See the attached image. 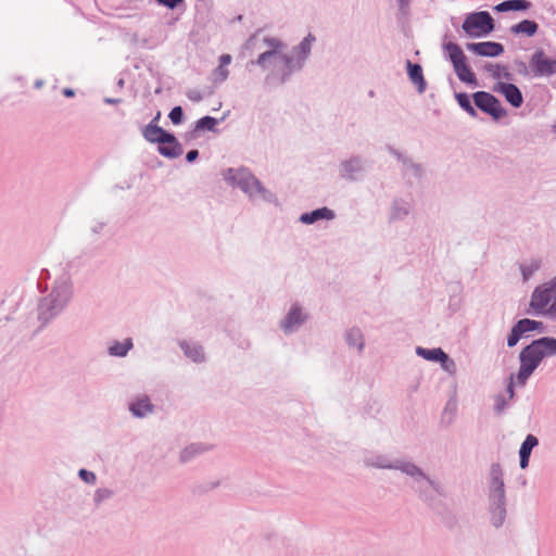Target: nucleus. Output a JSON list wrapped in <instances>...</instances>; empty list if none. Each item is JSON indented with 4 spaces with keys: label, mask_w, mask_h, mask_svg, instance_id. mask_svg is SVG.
Returning a JSON list of instances; mask_svg holds the SVG:
<instances>
[{
    "label": "nucleus",
    "mask_w": 556,
    "mask_h": 556,
    "mask_svg": "<svg viewBox=\"0 0 556 556\" xmlns=\"http://www.w3.org/2000/svg\"><path fill=\"white\" fill-rule=\"evenodd\" d=\"M540 326H542V323L532 320V319H521L519 320L513 328L511 331L507 338V345L509 348L515 346L519 340L521 339L522 334L533 331L538 329Z\"/></svg>",
    "instance_id": "0eeeda50"
},
{
    "label": "nucleus",
    "mask_w": 556,
    "mask_h": 556,
    "mask_svg": "<svg viewBox=\"0 0 556 556\" xmlns=\"http://www.w3.org/2000/svg\"><path fill=\"white\" fill-rule=\"evenodd\" d=\"M132 342L130 339H126L124 342H115L110 348V353L115 356H125L131 349Z\"/></svg>",
    "instance_id": "4be33fe9"
},
{
    "label": "nucleus",
    "mask_w": 556,
    "mask_h": 556,
    "mask_svg": "<svg viewBox=\"0 0 556 556\" xmlns=\"http://www.w3.org/2000/svg\"><path fill=\"white\" fill-rule=\"evenodd\" d=\"M152 407L149 397L141 396L130 404L129 409L135 416L143 417L152 412Z\"/></svg>",
    "instance_id": "f3484780"
},
{
    "label": "nucleus",
    "mask_w": 556,
    "mask_h": 556,
    "mask_svg": "<svg viewBox=\"0 0 556 556\" xmlns=\"http://www.w3.org/2000/svg\"><path fill=\"white\" fill-rule=\"evenodd\" d=\"M182 109L180 106H175L172 109V111L169 112V118L170 121L173 122V124H179L181 123V119H182Z\"/></svg>",
    "instance_id": "c85d7f7f"
},
{
    "label": "nucleus",
    "mask_w": 556,
    "mask_h": 556,
    "mask_svg": "<svg viewBox=\"0 0 556 556\" xmlns=\"http://www.w3.org/2000/svg\"><path fill=\"white\" fill-rule=\"evenodd\" d=\"M199 155L197 150H191L187 153L186 159L188 162H193Z\"/></svg>",
    "instance_id": "f704fd0d"
},
{
    "label": "nucleus",
    "mask_w": 556,
    "mask_h": 556,
    "mask_svg": "<svg viewBox=\"0 0 556 556\" xmlns=\"http://www.w3.org/2000/svg\"><path fill=\"white\" fill-rule=\"evenodd\" d=\"M530 7V2L527 0H507L504 1L495 7V10L497 12H505V11H520V10H527Z\"/></svg>",
    "instance_id": "a211bd4d"
},
{
    "label": "nucleus",
    "mask_w": 556,
    "mask_h": 556,
    "mask_svg": "<svg viewBox=\"0 0 556 556\" xmlns=\"http://www.w3.org/2000/svg\"><path fill=\"white\" fill-rule=\"evenodd\" d=\"M531 66L539 75L556 73V60L548 58L543 51H536L531 59Z\"/></svg>",
    "instance_id": "6e6552de"
},
{
    "label": "nucleus",
    "mask_w": 556,
    "mask_h": 556,
    "mask_svg": "<svg viewBox=\"0 0 556 556\" xmlns=\"http://www.w3.org/2000/svg\"><path fill=\"white\" fill-rule=\"evenodd\" d=\"M513 386H514V376L511 375L510 376V382H509V386H508V392L510 393V396L514 395Z\"/></svg>",
    "instance_id": "e433bc0d"
},
{
    "label": "nucleus",
    "mask_w": 556,
    "mask_h": 556,
    "mask_svg": "<svg viewBox=\"0 0 556 556\" xmlns=\"http://www.w3.org/2000/svg\"><path fill=\"white\" fill-rule=\"evenodd\" d=\"M312 40H314V38H313L311 35H308V36H307V37L302 41L301 47L303 48V50H305V49H309V46H311Z\"/></svg>",
    "instance_id": "c9c22d12"
},
{
    "label": "nucleus",
    "mask_w": 556,
    "mask_h": 556,
    "mask_svg": "<svg viewBox=\"0 0 556 556\" xmlns=\"http://www.w3.org/2000/svg\"><path fill=\"white\" fill-rule=\"evenodd\" d=\"M467 49L482 56H497L504 51L501 43L491 41L468 43Z\"/></svg>",
    "instance_id": "1a4fd4ad"
},
{
    "label": "nucleus",
    "mask_w": 556,
    "mask_h": 556,
    "mask_svg": "<svg viewBox=\"0 0 556 556\" xmlns=\"http://www.w3.org/2000/svg\"><path fill=\"white\" fill-rule=\"evenodd\" d=\"M530 307L536 314L556 317V280L534 290L531 296Z\"/></svg>",
    "instance_id": "f03ea898"
},
{
    "label": "nucleus",
    "mask_w": 556,
    "mask_h": 556,
    "mask_svg": "<svg viewBox=\"0 0 556 556\" xmlns=\"http://www.w3.org/2000/svg\"><path fill=\"white\" fill-rule=\"evenodd\" d=\"M445 50L448 53L450 60L459 80L466 84L476 85V75L467 64L466 55L462 48L457 43L448 42L445 45Z\"/></svg>",
    "instance_id": "7ed1b4c3"
},
{
    "label": "nucleus",
    "mask_w": 556,
    "mask_h": 556,
    "mask_svg": "<svg viewBox=\"0 0 556 556\" xmlns=\"http://www.w3.org/2000/svg\"><path fill=\"white\" fill-rule=\"evenodd\" d=\"M492 476V485L494 490L497 492L498 496L502 498L504 496V483L502 481V470L498 465H494L491 469Z\"/></svg>",
    "instance_id": "aec40b11"
},
{
    "label": "nucleus",
    "mask_w": 556,
    "mask_h": 556,
    "mask_svg": "<svg viewBox=\"0 0 556 556\" xmlns=\"http://www.w3.org/2000/svg\"><path fill=\"white\" fill-rule=\"evenodd\" d=\"M556 355V339L541 338L523 348L519 354L520 368L516 375L518 384L523 386L543 358Z\"/></svg>",
    "instance_id": "f257e3e1"
},
{
    "label": "nucleus",
    "mask_w": 556,
    "mask_h": 556,
    "mask_svg": "<svg viewBox=\"0 0 556 556\" xmlns=\"http://www.w3.org/2000/svg\"><path fill=\"white\" fill-rule=\"evenodd\" d=\"M472 98L476 106L491 115L494 119L497 121L506 116V110L493 94L485 91H478L473 93Z\"/></svg>",
    "instance_id": "39448f33"
},
{
    "label": "nucleus",
    "mask_w": 556,
    "mask_h": 556,
    "mask_svg": "<svg viewBox=\"0 0 556 556\" xmlns=\"http://www.w3.org/2000/svg\"><path fill=\"white\" fill-rule=\"evenodd\" d=\"M159 4L165 5L169 9L176 8L182 0H156Z\"/></svg>",
    "instance_id": "473e14b6"
},
{
    "label": "nucleus",
    "mask_w": 556,
    "mask_h": 556,
    "mask_svg": "<svg viewBox=\"0 0 556 556\" xmlns=\"http://www.w3.org/2000/svg\"><path fill=\"white\" fill-rule=\"evenodd\" d=\"M159 152L166 157H177L182 153L181 147L173 135L160 142Z\"/></svg>",
    "instance_id": "9d476101"
},
{
    "label": "nucleus",
    "mask_w": 556,
    "mask_h": 556,
    "mask_svg": "<svg viewBox=\"0 0 556 556\" xmlns=\"http://www.w3.org/2000/svg\"><path fill=\"white\" fill-rule=\"evenodd\" d=\"M334 214L327 207L315 210L311 213L302 214L300 220L304 224H313L319 219H332Z\"/></svg>",
    "instance_id": "4468645a"
},
{
    "label": "nucleus",
    "mask_w": 556,
    "mask_h": 556,
    "mask_svg": "<svg viewBox=\"0 0 556 556\" xmlns=\"http://www.w3.org/2000/svg\"><path fill=\"white\" fill-rule=\"evenodd\" d=\"M64 93H65V96H73V91L72 90H65Z\"/></svg>",
    "instance_id": "4c0bfd02"
},
{
    "label": "nucleus",
    "mask_w": 556,
    "mask_h": 556,
    "mask_svg": "<svg viewBox=\"0 0 556 556\" xmlns=\"http://www.w3.org/2000/svg\"><path fill=\"white\" fill-rule=\"evenodd\" d=\"M217 124V121L214 117L205 116L200 118L197 122V129H207L213 130Z\"/></svg>",
    "instance_id": "a878e982"
},
{
    "label": "nucleus",
    "mask_w": 556,
    "mask_h": 556,
    "mask_svg": "<svg viewBox=\"0 0 556 556\" xmlns=\"http://www.w3.org/2000/svg\"><path fill=\"white\" fill-rule=\"evenodd\" d=\"M401 3H406L408 0H400Z\"/></svg>",
    "instance_id": "58836bf2"
},
{
    "label": "nucleus",
    "mask_w": 556,
    "mask_h": 556,
    "mask_svg": "<svg viewBox=\"0 0 556 556\" xmlns=\"http://www.w3.org/2000/svg\"><path fill=\"white\" fill-rule=\"evenodd\" d=\"M417 354L422 356L424 358L428 361H439V362H445L447 359V355L441 350V349H417Z\"/></svg>",
    "instance_id": "6ab92c4d"
},
{
    "label": "nucleus",
    "mask_w": 556,
    "mask_h": 556,
    "mask_svg": "<svg viewBox=\"0 0 556 556\" xmlns=\"http://www.w3.org/2000/svg\"><path fill=\"white\" fill-rule=\"evenodd\" d=\"M169 135L168 132H166L165 130H163L161 127H159L157 125H154L153 123H150L149 125L146 126V128L143 129V137L150 141V142H163L165 141L167 138H169Z\"/></svg>",
    "instance_id": "f8f14e48"
},
{
    "label": "nucleus",
    "mask_w": 556,
    "mask_h": 556,
    "mask_svg": "<svg viewBox=\"0 0 556 556\" xmlns=\"http://www.w3.org/2000/svg\"><path fill=\"white\" fill-rule=\"evenodd\" d=\"M231 63V55L230 54H223L219 58V64L223 66H228Z\"/></svg>",
    "instance_id": "72a5a7b5"
},
{
    "label": "nucleus",
    "mask_w": 556,
    "mask_h": 556,
    "mask_svg": "<svg viewBox=\"0 0 556 556\" xmlns=\"http://www.w3.org/2000/svg\"><path fill=\"white\" fill-rule=\"evenodd\" d=\"M408 75L410 80L418 87L419 92H424L426 88V81L422 75V68L419 64H413L407 61Z\"/></svg>",
    "instance_id": "2eb2a0df"
},
{
    "label": "nucleus",
    "mask_w": 556,
    "mask_h": 556,
    "mask_svg": "<svg viewBox=\"0 0 556 556\" xmlns=\"http://www.w3.org/2000/svg\"><path fill=\"white\" fill-rule=\"evenodd\" d=\"M80 478L86 481L87 483H94L96 481V475L91 471H88L86 469L79 470Z\"/></svg>",
    "instance_id": "2f4dec72"
},
{
    "label": "nucleus",
    "mask_w": 556,
    "mask_h": 556,
    "mask_svg": "<svg viewBox=\"0 0 556 556\" xmlns=\"http://www.w3.org/2000/svg\"><path fill=\"white\" fill-rule=\"evenodd\" d=\"M457 102L462 109H464L469 115L476 116L477 112L475 108L471 105L470 99L466 93H458L456 96Z\"/></svg>",
    "instance_id": "5701e85b"
},
{
    "label": "nucleus",
    "mask_w": 556,
    "mask_h": 556,
    "mask_svg": "<svg viewBox=\"0 0 556 556\" xmlns=\"http://www.w3.org/2000/svg\"><path fill=\"white\" fill-rule=\"evenodd\" d=\"M181 346L185 350L186 355L194 362L203 361L204 356L200 346H190L189 344H182Z\"/></svg>",
    "instance_id": "b1692460"
},
{
    "label": "nucleus",
    "mask_w": 556,
    "mask_h": 556,
    "mask_svg": "<svg viewBox=\"0 0 556 556\" xmlns=\"http://www.w3.org/2000/svg\"><path fill=\"white\" fill-rule=\"evenodd\" d=\"M493 91L502 94L505 100L514 108H520L523 102V97L520 89L514 84L498 80L493 86Z\"/></svg>",
    "instance_id": "423d86ee"
},
{
    "label": "nucleus",
    "mask_w": 556,
    "mask_h": 556,
    "mask_svg": "<svg viewBox=\"0 0 556 556\" xmlns=\"http://www.w3.org/2000/svg\"><path fill=\"white\" fill-rule=\"evenodd\" d=\"M348 340L350 341L351 344L358 345L359 349L363 348L362 334L358 330H352L348 334Z\"/></svg>",
    "instance_id": "cd10ccee"
},
{
    "label": "nucleus",
    "mask_w": 556,
    "mask_h": 556,
    "mask_svg": "<svg viewBox=\"0 0 556 556\" xmlns=\"http://www.w3.org/2000/svg\"><path fill=\"white\" fill-rule=\"evenodd\" d=\"M489 71L491 72L493 77H496L498 79H501L502 77L508 79L510 76L506 68L500 65H492Z\"/></svg>",
    "instance_id": "bb28decb"
},
{
    "label": "nucleus",
    "mask_w": 556,
    "mask_h": 556,
    "mask_svg": "<svg viewBox=\"0 0 556 556\" xmlns=\"http://www.w3.org/2000/svg\"><path fill=\"white\" fill-rule=\"evenodd\" d=\"M202 450L195 445H190L186 447L181 453V459L188 460L192 455L201 452Z\"/></svg>",
    "instance_id": "c756f323"
},
{
    "label": "nucleus",
    "mask_w": 556,
    "mask_h": 556,
    "mask_svg": "<svg viewBox=\"0 0 556 556\" xmlns=\"http://www.w3.org/2000/svg\"><path fill=\"white\" fill-rule=\"evenodd\" d=\"M540 268V262L539 261H531L530 264H523L520 266L523 280H528L529 277L536 271Z\"/></svg>",
    "instance_id": "393cba45"
},
{
    "label": "nucleus",
    "mask_w": 556,
    "mask_h": 556,
    "mask_svg": "<svg viewBox=\"0 0 556 556\" xmlns=\"http://www.w3.org/2000/svg\"><path fill=\"white\" fill-rule=\"evenodd\" d=\"M463 29L469 37L485 36L494 29L493 18L485 11L471 13L464 21Z\"/></svg>",
    "instance_id": "20e7f679"
},
{
    "label": "nucleus",
    "mask_w": 556,
    "mask_h": 556,
    "mask_svg": "<svg viewBox=\"0 0 556 556\" xmlns=\"http://www.w3.org/2000/svg\"><path fill=\"white\" fill-rule=\"evenodd\" d=\"M538 439L529 434L523 443L521 444L519 455H520V467L526 468L529 464L530 454L532 452V448L538 445Z\"/></svg>",
    "instance_id": "ddd939ff"
},
{
    "label": "nucleus",
    "mask_w": 556,
    "mask_h": 556,
    "mask_svg": "<svg viewBox=\"0 0 556 556\" xmlns=\"http://www.w3.org/2000/svg\"><path fill=\"white\" fill-rule=\"evenodd\" d=\"M515 33L527 34L528 36H532L538 30V24L533 21L525 20L518 23L513 27Z\"/></svg>",
    "instance_id": "412c9836"
},
{
    "label": "nucleus",
    "mask_w": 556,
    "mask_h": 556,
    "mask_svg": "<svg viewBox=\"0 0 556 556\" xmlns=\"http://www.w3.org/2000/svg\"><path fill=\"white\" fill-rule=\"evenodd\" d=\"M265 42L271 48V50L262 53L257 59V64L265 66L266 62L270 59H285V56L278 52V49L281 47V42L279 40L275 38H267L265 39Z\"/></svg>",
    "instance_id": "9b49d317"
},
{
    "label": "nucleus",
    "mask_w": 556,
    "mask_h": 556,
    "mask_svg": "<svg viewBox=\"0 0 556 556\" xmlns=\"http://www.w3.org/2000/svg\"><path fill=\"white\" fill-rule=\"evenodd\" d=\"M214 74L215 80L224 81L227 79L229 72L226 66L219 64Z\"/></svg>",
    "instance_id": "7c9ffc66"
},
{
    "label": "nucleus",
    "mask_w": 556,
    "mask_h": 556,
    "mask_svg": "<svg viewBox=\"0 0 556 556\" xmlns=\"http://www.w3.org/2000/svg\"><path fill=\"white\" fill-rule=\"evenodd\" d=\"M303 320H304V317L302 316L300 308L294 306L290 309L289 314L287 315L286 319L282 321L281 326L286 332H290L295 327H298Z\"/></svg>",
    "instance_id": "dca6fc26"
}]
</instances>
